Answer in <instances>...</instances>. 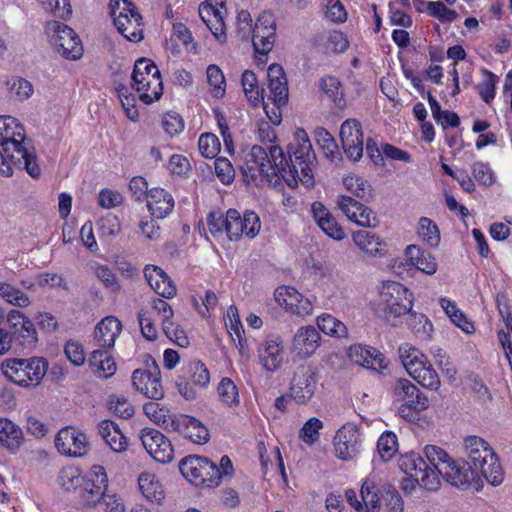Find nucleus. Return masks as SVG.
<instances>
[{"mask_svg": "<svg viewBox=\"0 0 512 512\" xmlns=\"http://www.w3.org/2000/svg\"><path fill=\"white\" fill-rule=\"evenodd\" d=\"M159 375L160 372L157 366H154L153 372L137 369L132 374L133 386L148 398L161 399L164 391Z\"/></svg>", "mask_w": 512, "mask_h": 512, "instance_id": "27", "label": "nucleus"}, {"mask_svg": "<svg viewBox=\"0 0 512 512\" xmlns=\"http://www.w3.org/2000/svg\"><path fill=\"white\" fill-rule=\"evenodd\" d=\"M417 234L430 247H437L440 243V231L436 223L430 218L421 217L419 219Z\"/></svg>", "mask_w": 512, "mask_h": 512, "instance_id": "46", "label": "nucleus"}, {"mask_svg": "<svg viewBox=\"0 0 512 512\" xmlns=\"http://www.w3.org/2000/svg\"><path fill=\"white\" fill-rule=\"evenodd\" d=\"M138 322L142 335L148 340H155L158 330L154 322V318L150 315L149 309H140L138 312Z\"/></svg>", "mask_w": 512, "mask_h": 512, "instance_id": "62", "label": "nucleus"}, {"mask_svg": "<svg viewBox=\"0 0 512 512\" xmlns=\"http://www.w3.org/2000/svg\"><path fill=\"white\" fill-rule=\"evenodd\" d=\"M206 468L202 469L199 475L200 479L195 481L194 485L215 488L220 485L223 477L230 476L233 473L232 462L228 456L221 457L220 466H217L208 459Z\"/></svg>", "mask_w": 512, "mask_h": 512, "instance_id": "29", "label": "nucleus"}, {"mask_svg": "<svg viewBox=\"0 0 512 512\" xmlns=\"http://www.w3.org/2000/svg\"><path fill=\"white\" fill-rule=\"evenodd\" d=\"M6 85L11 96L20 101L27 100L33 94L32 84L21 77L10 78Z\"/></svg>", "mask_w": 512, "mask_h": 512, "instance_id": "52", "label": "nucleus"}, {"mask_svg": "<svg viewBox=\"0 0 512 512\" xmlns=\"http://www.w3.org/2000/svg\"><path fill=\"white\" fill-rule=\"evenodd\" d=\"M198 148L203 157L214 158L219 153L221 144L216 135L204 133L199 137Z\"/></svg>", "mask_w": 512, "mask_h": 512, "instance_id": "60", "label": "nucleus"}, {"mask_svg": "<svg viewBox=\"0 0 512 512\" xmlns=\"http://www.w3.org/2000/svg\"><path fill=\"white\" fill-rule=\"evenodd\" d=\"M147 207L153 217L163 219L174 208V199L170 193L162 188H152L147 193Z\"/></svg>", "mask_w": 512, "mask_h": 512, "instance_id": "33", "label": "nucleus"}, {"mask_svg": "<svg viewBox=\"0 0 512 512\" xmlns=\"http://www.w3.org/2000/svg\"><path fill=\"white\" fill-rule=\"evenodd\" d=\"M225 12V0H205L199 6L200 18L219 41L225 39Z\"/></svg>", "mask_w": 512, "mask_h": 512, "instance_id": "19", "label": "nucleus"}, {"mask_svg": "<svg viewBox=\"0 0 512 512\" xmlns=\"http://www.w3.org/2000/svg\"><path fill=\"white\" fill-rule=\"evenodd\" d=\"M7 322L14 334L21 340L25 347H33L37 343V331L33 322L19 310H11L7 314Z\"/></svg>", "mask_w": 512, "mask_h": 512, "instance_id": "28", "label": "nucleus"}, {"mask_svg": "<svg viewBox=\"0 0 512 512\" xmlns=\"http://www.w3.org/2000/svg\"><path fill=\"white\" fill-rule=\"evenodd\" d=\"M400 470L406 475L402 481L405 491L413 490L419 485L427 490H436L440 484L437 472L431 468L420 454L409 452L398 460Z\"/></svg>", "mask_w": 512, "mask_h": 512, "instance_id": "6", "label": "nucleus"}, {"mask_svg": "<svg viewBox=\"0 0 512 512\" xmlns=\"http://www.w3.org/2000/svg\"><path fill=\"white\" fill-rule=\"evenodd\" d=\"M399 358L407 373L423 387L437 391L441 382L427 357L416 347L404 343L399 349Z\"/></svg>", "mask_w": 512, "mask_h": 512, "instance_id": "7", "label": "nucleus"}, {"mask_svg": "<svg viewBox=\"0 0 512 512\" xmlns=\"http://www.w3.org/2000/svg\"><path fill=\"white\" fill-rule=\"evenodd\" d=\"M349 359L364 368L382 371L387 368L388 362L383 354L374 347L356 344L348 350Z\"/></svg>", "mask_w": 512, "mask_h": 512, "instance_id": "23", "label": "nucleus"}, {"mask_svg": "<svg viewBox=\"0 0 512 512\" xmlns=\"http://www.w3.org/2000/svg\"><path fill=\"white\" fill-rule=\"evenodd\" d=\"M138 487L143 497L152 503L160 504L165 498L163 485L153 473L142 472L138 476Z\"/></svg>", "mask_w": 512, "mask_h": 512, "instance_id": "37", "label": "nucleus"}, {"mask_svg": "<svg viewBox=\"0 0 512 512\" xmlns=\"http://www.w3.org/2000/svg\"><path fill=\"white\" fill-rule=\"evenodd\" d=\"M317 328L325 335L344 339L348 337V328L346 325L329 313H322L316 318Z\"/></svg>", "mask_w": 512, "mask_h": 512, "instance_id": "41", "label": "nucleus"}, {"mask_svg": "<svg viewBox=\"0 0 512 512\" xmlns=\"http://www.w3.org/2000/svg\"><path fill=\"white\" fill-rule=\"evenodd\" d=\"M284 350L279 337H267L258 348L259 362L267 372H275L283 364Z\"/></svg>", "mask_w": 512, "mask_h": 512, "instance_id": "24", "label": "nucleus"}, {"mask_svg": "<svg viewBox=\"0 0 512 512\" xmlns=\"http://www.w3.org/2000/svg\"><path fill=\"white\" fill-rule=\"evenodd\" d=\"M0 297L9 304L20 308L28 307L31 303L25 293L6 282H0Z\"/></svg>", "mask_w": 512, "mask_h": 512, "instance_id": "48", "label": "nucleus"}, {"mask_svg": "<svg viewBox=\"0 0 512 512\" xmlns=\"http://www.w3.org/2000/svg\"><path fill=\"white\" fill-rule=\"evenodd\" d=\"M397 437L392 432H384L378 439L377 451L384 461H389L397 452Z\"/></svg>", "mask_w": 512, "mask_h": 512, "instance_id": "56", "label": "nucleus"}, {"mask_svg": "<svg viewBox=\"0 0 512 512\" xmlns=\"http://www.w3.org/2000/svg\"><path fill=\"white\" fill-rule=\"evenodd\" d=\"M132 86L145 104L158 101L163 94L160 71L155 63L147 58H140L134 64Z\"/></svg>", "mask_w": 512, "mask_h": 512, "instance_id": "8", "label": "nucleus"}, {"mask_svg": "<svg viewBox=\"0 0 512 512\" xmlns=\"http://www.w3.org/2000/svg\"><path fill=\"white\" fill-rule=\"evenodd\" d=\"M207 458L191 455L181 460L179 469L181 474L191 483L199 481V475L202 469L206 468Z\"/></svg>", "mask_w": 512, "mask_h": 512, "instance_id": "44", "label": "nucleus"}, {"mask_svg": "<svg viewBox=\"0 0 512 512\" xmlns=\"http://www.w3.org/2000/svg\"><path fill=\"white\" fill-rule=\"evenodd\" d=\"M354 244L366 255L371 257L382 256L386 250V243L376 234L367 230H358L352 234Z\"/></svg>", "mask_w": 512, "mask_h": 512, "instance_id": "34", "label": "nucleus"}, {"mask_svg": "<svg viewBox=\"0 0 512 512\" xmlns=\"http://www.w3.org/2000/svg\"><path fill=\"white\" fill-rule=\"evenodd\" d=\"M141 309H149L150 315L156 314L161 319L162 326L172 320L174 311L172 307L163 299L153 297L151 298L147 305L143 306Z\"/></svg>", "mask_w": 512, "mask_h": 512, "instance_id": "53", "label": "nucleus"}, {"mask_svg": "<svg viewBox=\"0 0 512 512\" xmlns=\"http://www.w3.org/2000/svg\"><path fill=\"white\" fill-rule=\"evenodd\" d=\"M46 34L55 50L63 57L77 60L82 56L83 47L74 30L64 23L50 21L46 25Z\"/></svg>", "mask_w": 512, "mask_h": 512, "instance_id": "10", "label": "nucleus"}, {"mask_svg": "<svg viewBox=\"0 0 512 512\" xmlns=\"http://www.w3.org/2000/svg\"><path fill=\"white\" fill-rule=\"evenodd\" d=\"M472 174L476 181L484 186H491L494 181V172L491 169L489 163L483 161H476L473 163Z\"/></svg>", "mask_w": 512, "mask_h": 512, "instance_id": "63", "label": "nucleus"}, {"mask_svg": "<svg viewBox=\"0 0 512 512\" xmlns=\"http://www.w3.org/2000/svg\"><path fill=\"white\" fill-rule=\"evenodd\" d=\"M377 486L376 475L370 474L363 482L360 497L362 501H359L357 494L354 490H347L345 497L347 502L357 512H378L379 510V496Z\"/></svg>", "mask_w": 512, "mask_h": 512, "instance_id": "17", "label": "nucleus"}, {"mask_svg": "<svg viewBox=\"0 0 512 512\" xmlns=\"http://www.w3.org/2000/svg\"><path fill=\"white\" fill-rule=\"evenodd\" d=\"M379 297V305L387 321L409 314L416 323L423 325L424 332L432 330L433 325L424 314L412 311L413 294L404 285L387 281L383 283Z\"/></svg>", "mask_w": 512, "mask_h": 512, "instance_id": "3", "label": "nucleus"}, {"mask_svg": "<svg viewBox=\"0 0 512 512\" xmlns=\"http://www.w3.org/2000/svg\"><path fill=\"white\" fill-rule=\"evenodd\" d=\"M24 442L22 429L9 419H0V446L16 453Z\"/></svg>", "mask_w": 512, "mask_h": 512, "instance_id": "36", "label": "nucleus"}, {"mask_svg": "<svg viewBox=\"0 0 512 512\" xmlns=\"http://www.w3.org/2000/svg\"><path fill=\"white\" fill-rule=\"evenodd\" d=\"M475 471L468 466V463L458 462L452 458L441 467V475L448 483L459 488H465L470 485L474 479Z\"/></svg>", "mask_w": 512, "mask_h": 512, "instance_id": "32", "label": "nucleus"}, {"mask_svg": "<svg viewBox=\"0 0 512 512\" xmlns=\"http://www.w3.org/2000/svg\"><path fill=\"white\" fill-rule=\"evenodd\" d=\"M37 2L46 10L59 18H67L72 13V7L69 0H37Z\"/></svg>", "mask_w": 512, "mask_h": 512, "instance_id": "61", "label": "nucleus"}, {"mask_svg": "<svg viewBox=\"0 0 512 512\" xmlns=\"http://www.w3.org/2000/svg\"><path fill=\"white\" fill-rule=\"evenodd\" d=\"M394 394L397 400L409 404L415 412L425 411L430 405L428 397L405 378L395 382Z\"/></svg>", "mask_w": 512, "mask_h": 512, "instance_id": "26", "label": "nucleus"}, {"mask_svg": "<svg viewBox=\"0 0 512 512\" xmlns=\"http://www.w3.org/2000/svg\"><path fill=\"white\" fill-rule=\"evenodd\" d=\"M161 127L166 135L173 138L181 134L185 128L182 116L176 111H168L161 117Z\"/></svg>", "mask_w": 512, "mask_h": 512, "instance_id": "50", "label": "nucleus"}, {"mask_svg": "<svg viewBox=\"0 0 512 512\" xmlns=\"http://www.w3.org/2000/svg\"><path fill=\"white\" fill-rule=\"evenodd\" d=\"M55 446L62 455L81 457L87 453L89 444L84 433L66 427L58 432L55 438Z\"/></svg>", "mask_w": 512, "mask_h": 512, "instance_id": "20", "label": "nucleus"}, {"mask_svg": "<svg viewBox=\"0 0 512 512\" xmlns=\"http://www.w3.org/2000/svg\"><path fill=\"white\" fill-rule=\"evenodd\" d=\"M336 204L347 219L359 226L375 227L378 223L377 218L370 208L349 196H338Z\"/></svg>", "mask_w": 512, "mask_h": 512, "instance_id": "21", "label": "nucleus"}, {"mask_svg": "<svg viewBox=\"0 0 512 512\" xmlns=\"http://www.w3.org/2000/svg\"><path fill=\"white\" fill-rule=\"evenodd\" d=\"M333 448L336 457L342 461H352L358 458L363 449V434L353 423L340 427L333 438Z\"/></svg>", "mask_w": 512, "mask_h": 512, "instance_id": "11", "label": "nucleus"}, {"mask_svg": "<svg viewBox=\"0 0 512 512\" xmlns=\"http://www.w3.org/2000/svg\"><path fill=\"white\" fill-rule=\"evenodd\" d=\"M217 393L220 402L225 407L236 408L239 406L240 395L238 387L232 379L223 377L217 386Z\"/></svg>", "mask_w": 512, "mask_h": 512, "instance_id": "43", "label": "nucleus"}, {"mask_svg": "<svg viewBox=\"0 0 512 512\" xmlns=\"http://www.w3.org/2000/svg\"><path fill=\"white\" fill-rule=\"evenodd\" d=\"M321 335L312 325L301 326L295 332L291 342V352L300 359L313 356L321 345Z\"/></svg>", "mask_w": 512, "mask_h": 512, "instance_id": "18", "label": "nucleus"}, {"mask_svg": "<svg viewBox=\"0 0 512 512\" xmlns=\"http://www.w3.org/2000/svg\"><path fill=\"white\" fill-rule=\"evenodd\" d=\"M47 370L48 363L43 357L9 358L1 364L5 378L24 388L38 386Z\"/></svg>", "mask_w": 512, "mask_h": 512, "instance_id": "5", "label": "nucleus"}, {"mask_svg": "<svg viewBox=\"0 0 512 512\" xmlns=\"http://www.w3.org/2000/svg\"><path fill=\"white\" fill-rule=\"evenodd\" d=\"M122 331V323L115 316L103 318L94 328L93 341L97 349L111 350Z\"/></svg>", "mask_w": 512, "mask_h": 512, "instance_id": "25", "label": "nucleus"}, {"mask_svg": "<svg viewBox=\"0 0 512 512\" xmlns=\"http://www.w3.org/2000/svg\"><path fill=\"white\" fill-rule=\"evenodd\" d=\"M483 79L477 85V90L479 92L482 100L489 104L493 101L496 94V85L498 83V77L487 69L482 70Z\"/></svg>", "mask_w": 512, "mask_h": 512, "instance_id": "49", "label": "nucleus"}, {"mask_svg": "<svg viewBox=\"0 0 512 512\" xmlns=\"http://www.w3.org/2000/svg\"><path fill=\"white\" fill-rule=\"evenodd\" d=\"M325 49L329 53H344L349 48V41L344 33L333 30L325 36Z\"/></svg>", "mask_w": 512, "mask_h": 512, "instance_id": "58", "label": "nucleus"}, {"mask_svg": "<svg viewBox=\"0 0 512 512\" xmlns=\"http://www.w3.org/2000/svg\"><path fill=\"white\" fill-rule=\"evenodd\" d=\"M185 370L194 385L205 388L210 383V373L203 362L191 361Z\"/></svg>", "mask_w": 512, "mask_h": 512, "instance_id": "51", "label": "nucleus"}, {"mask_svg": "<svg viewBox=\"0 0 512 512\" xmlns=\"http://www.w3.org/2000/svg\"><path fill=\"white\" fill-rule=\"evenodd\" d=\"M82 480L81 471L75 466L64 467L58 475V482L66 491H71L79 487Z\"/></svg>", "mask_w": 512, "mask_h": 512, "instance_id": "54", "label": "nucleus"}, {"mask_svg": "<svg viewBox=\"0 0 512 512\" xmlns=\"http://www.w3.org/2000/svg\"><path fill=\"white\" fill-rule=\"evenodd\" d=\"M464 447L470 467L475 472H479L493 486H498L503 482L502 467L492 448L484 439L478 436H468L464 440Z\"/></svg>", "mask_w": 512, "mask_h": 512, "instance_id": "4", "label": "nucleus"}, {"mask_svg": "<svg viewBox=\"0 0 512 512\" xmlns=\"http://www.w3.org/2000/svg\"><path fill=\"white\" fill-rule=\"evenodd\" d=\"M0 146L11 158L20 160L30 176L40 175L36 157L29 151L24 127L12 116H0Z\"/></svg>", "mask_w": 512, "mask_h": 512, "instance_id": "2", "label": "nucleus"}, {"mask_svg": "<svg viewBox=\"0 0 512 512\" xmlns=\"http://www.w3.org/2000/svg\"><path fill=\"white\" fill-rule=\"evenodd\" d=\"M424 454L432 465L431 468L437 472V476L439 477L441 467L446 465L451 457L444 449L436 445H426L424 447Z\"/></svg>", "mask_w": 512, "mask_h": 512, "instance_id": "57", "label": "nucleus"}, {"mask_svg": "<svg viewBox=\"0 0 512 512\" xmlns=\"http://www.w3.org/2000/svg\"><path fill=\"white\" fill-rule=\"evenodd\" d=\"M290 163L283 150L278 146H270L267 152L263 147L254 145L246 154L242 173L250 183L276 185L280 179L291 188L302 183L309 188L314 185L313 170L316 164L315 153L306 131L298 128L293 141L288 145Z\"/></svg>", "mask_w": 512, "mask_h": 512, "instance_id": "1", "label": "nucleus"}, {"mask_svg": "<svg viewBox=\"0 0 512 512\" xmlns=\"http://www.w3.org/2000/svg\"><path fill=\"white\" fill-rule=\"evenodd\" d=\"M145 415L158 426L171 431L175 423V415L160 407L156 402H148L143 406Z\"/></svg>", "mask_w": 512, "mask_h": 512, "instance_id": "42", "label": "nucleus"}, {"mask_svg": "<svg viewBox=\"0 0 512 512\" xmlns=\"http://www.w3.org/2000/svg\"><path fill=\"white\" fill-rule=\"evenodd\" d=\"M108 485V477L106 471L101 465H93L86 475L84 490L91 495L92 498L102 495ZM89 503L94 499H89Z\"/></svg>", "mask_w": 512, "mask_h": 512, "instance_id": "40", "label": "nucleus"}, {"mask_svg": "<svg viewBox=\"0 0 512 512\" xmlns=\"http://www.w3.org/2000/svg\"><path fill=\"white\" fill-rule=\"evenodd\" d=\"M340 139L346 156L353 161H359L364 150L361 123L356 119L345 120L340 127Z\"/></svg>", "mask_w": 512, "mask_h": 512, "instance_id": "16", "label": "nucleus"}, {"mask_svg": "<svg viewBox=\"0 0 512 512\" xmlns=\"http://www.w3.org/2000/svg\"><path fill=\"white\" fill-rule=\"evenodd\" d=\"M109 351L95 349L88 359V365L92 373L98 378L107 379L116 372L117 366Z\"/></svg>", "mask_w": 512, "mask_h": 512, "instance_id": "35", "label": "nucleus"}, {"mask_svg": "<svg viewBox=\"0 0 512 512\" xmlns=\"http://www.w3.org/2000/svg\"><path fill=\"white\" fill-rule=\"evenodd\" d=\"M318 390V375L309 366L299 367L289 385V397L298 405L308 404Z\"/></svg>", "mask_w": 512, "mask_h": 512, "instance_id": "12", "label": "nucleus"}, {"mask_svg": "<svg viewBox=\"0 0 512 512\" xmlns=\"http://www.w3.org/2000/svg\"><path fill=\"white\" fill-rule=\"evenodd\" d=\"M324 423L317 417L309 418L301 427L298 433L299 439L308 446H313L319 441L320 431L323 429Z\"/></svg>", "mask_w": 512, "mask_h": 512, "instance_id": "47", "label": "nucleus"}, {"mask_svg": "<svg viewBox=\"0 0 512 512\" xmlns=\"http://www.w3.org/2000/svg\"><path fill=\"white\" fill-rule=\"evenodd\" d=\"M268 100L273 104L283 106L288 99V87L283 68L278 64H272L267 71Z\"/></svg>", "mask_w": 512, "mask_h": 512, "instance_id": "31", "label": "nucleus"}, {"mask_svg": "<svg viewBox=\"0 0 512 512\" xmlns=\"http://www.w3.org/2000/svg\"><path fill=\"white\" fill-rule=\"evenodd\" d=\"M98 432L112 451L120 453L126 450V437L115 422L102 420L98 424Z\"/></svg>", "mask_w": 512, "mask_h": 512, "instance_id": "38", "label": "nucleus"}, {"mask_svg": "<svg viewBox=\"0 0 512 512\" xmlns=\"http://www.w3.org/2000/svg\"><path fill=\"white\" fill-rule=\"evenodd\" d=\"M405 255L407 261L419 271L427 275H433L436 273L438 264L432 254L421 250L416 245H409L406 248Z\"/></svg>", "mask_w": 512, "mask_h": 512, "instance_id": "39", "label": "nucleus"}, {"mask_svg": "<svg viewBox=\"0 0 512 512\" xmlns=\"http://www.w3.org/2000/svg\"><path fill=\"white\" fill-rule=\"evenodd\" d=\"M144 276L149 286L161 297L172 299L177 294V288L167 273L155 265H146Z\"/></svg>", "mask_w": 512, "mask_h": 512, "instance_id": "30", "label": "nucleus"}, {"mask_svg": "<svg viewBox=\"0 0 512 512\" xmlns=\"http://www.w3.org/2000/svg\"><path fill=\"white\" fill-rule=\"evenodd\" d=\"M227 237L229 240H239L243 235L254 238L260 231L261 223L258 215L247 211L243 216L235 209L226 212Z\"/></svg>", "mask_w": 512, "mask_h": 512, "instance_id": "13", "label": "nucleus"}, {"mask_svg": "<svg viewBox=\"0 0 512 512\" xmlns=\"http://www.w3.org/2000/svg\"><path fill=\"white\" fill-rule=\"evenodd\" d=\"M427 12L442 23H452L458 17V13L449 9L441 1H428L426 3Z\"/></svg>", "mask_w": 512, "mask_h": 512, "instance_id": "59", "label": "nucleus"}, {"mask_svg": "<svg viewBox=\"0 0 512 512\" xmlns=\"http://www.w3.org/2000/svg\"><path fill=\"white\" fill-rule=\"evenodd\" d=\"M140 440L147 453L157 462L169 463L174 458L171 441L154 428H144L140 432Z\"/></svg>", "mask_w": 512, "mask_h": 512, "instance_id": "14", "label": "nucleus"}, {"mask_svg": "<svg viewBox=\"0 0 512 512\" xmlns=\"http://www.w3.org/2000/svg\"><path fill=\"white\" fill-rule=\"evenodd\" d=\"M345 189L358 198H364L370 194V185L361 176L356 174H348L343 178Z\"/></svg>", "mask_w": 512, "mask_h": 512, "instance_id": "55", "label": "nucleus"}, {"mask_svg": "<svg viewBox=\"0 0 512 512\" xmlns=\"http://www.w3.org/2000/svg\"><path fill=\"white\" fill-rule=\"evenodd\" d=\"M275 300L280 307L292 315L306 317L313 312L311 301L291 286L278 287L275 291Z\"/></svg>", "mask_w": 512, "mask_h": 512, "instance_id": "15", "label": "nucleus"}, {"mask_svg": "<svg viewBox=\"0 0 512 512\" xmlns=\"http://www.w3.org/2000/svg\"><path fill=\"white\" fill-rule=\"evenodd\" d=\"M111 17L118 32L131 42L143 38L142 16L128 0L110 1Z\"/></svg>", "mask_w": 512, "mask_h": 512, "instance_id": "9", "label": "nucleus"}, {"mask_svg": "<svg viewBox=\"0 0 512 512\" xmlns=\"http://www.w3.org/2000/svg\"><path fill=\"white\" fill-rule=\"evenodd\" d=\"M91 269L105 287L112 290L119 288L117 277L108 266L95 262L91 265Z\"/></svg>", "mask_w": 512, "mask_h": 512, "instance_id": "64", "label": "nucleus"}, {"mask_svg": "<svg viewBox=\"0 0 512 512\" xmlns=\"http://www.w3.org/2000/svg\"><path fill=\"white\" fill-rule=\"evenodd\" d=\"M171 431L181 434L194 444H205L209 440L206 426L199 419L186 414L175 415Z\"/></svg>", "mask_w": 512, "mask_h": 512, "instance_id": "22", "label": "nucleus"}, {"mask_svg": "<svg viewBox=\"0 0 512 512\" xmlns=\"http://www.w3.org/2000/svg\"><path fill=\"white\" fill-rule=\"evenodd\" d=\"M241 84L246 98L253 106L258 105L263 100V90L260 89L254 72L244 71Z\"/></svg>", "mask_w": 512, "mask_h": 512, "instance_id": "45", "label": "nucleus"}]
</instances>
